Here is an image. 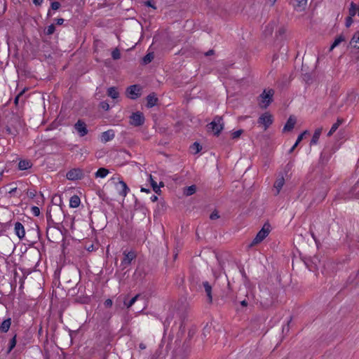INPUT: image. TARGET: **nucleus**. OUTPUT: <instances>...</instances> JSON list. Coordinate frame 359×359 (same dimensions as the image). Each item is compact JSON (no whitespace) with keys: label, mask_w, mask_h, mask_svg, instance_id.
Wrapping results in <instances>:
<instances>
[{"label":"nucleus","mask_w":359,"mask_h":359,"mask_svg":"<svg viewBox=\"0 0 359 359\" xmlns=\"http://www.w3.org/2000/svg\"><path fill=\"white\" fill-rule=\"evenodd\" d=\"M14 230H15V233L16 236L20 239H22L25 237V228L20 222H15Z\"/></svg>","instance_id":"obj_15"},{"label":"nucleus","mask_w":359,"mask_h":359,"mask_svg":"<svg viewBox=\"0 0 359 359\" xmlns=\"http://www.w3.org/2000/svg\"><path fill=\"white\" fill-rule=\"evenodd\" d=\"M100 107L102 109H103L105 111L109 110V104L108 102L104 101L100 103Z\"/></svg>","instance_id":"obj_46"},{"label":"nucleus","mask_w":359,"mask_h":359,"mask_svg":"<svg viewBox=\"0 0 359 359\" xmlns=\"http://www.w3.org/2000/svg\"><path fill=\"white\" fill-rule=\"evenodd\" d=\"M276 27V22L271 21L269 22L264 28L263 33L265 36H270L272 35L274 29Z\"/></svg>","instance_id":"obj_14"},{"label":"nucleus","mask_w":359,"mask_h":359,"mask_svg":"<svg viewBox=\"0 0 359 359\" xmlns=\"http://www.w3.org/2000/svg\"><path fill=\"white\" fill-rule=\"evenodd\" d=\"M140 88L137 85H133L127 88V93L130 98L136 99L139 95Z\"/></svg>","instance_id":"obj_11"},{"label":"nucleus","mask_w":359,"mask_h":359,"mask_svg":"<svg viewBox=\"0 0 359 359\" xmlns=\"http://www.w3.org/2000/svg\"><path fill=\"white\" fill-rule=\"evenodd\" d=\"M196 191V187L195 185H191L187 187L184 190V194L187 196H189L193 195Z\"/></svg>","instance_id":"obj_29"},{"label":"nucleus","mask_w":359,"mask_h":359,"mask_svg":"<svg viewBox=\"0 0 359 359\" xmlns=\"http://www.w3.org/2000/svg\"><path fill=\"white\" fill-rule=\"evenodd\" d=\"M286 32V28L284 26H280L276 32V37L277 39L282 38Z\"/></svg>","instance_id":"obj_30"},{"label":"nucleus","mask_w":359,"mask_h":359,"mask_svg":"<svg viewBox=\"0 0 359 359\" xmlns=\"http://www.w3.org/2000/svg\"><path fill=\"white\" fill-rule=\"evenodd\" d=\"M16 335H14V337L9 341L8 348L7 351L8 353H10L14 348V347L16 345Z\"/></svg>","instance_id":"obj_35"},{"label":"nucleus","mask_w":359,"mask_h":359,"mask_svg":"<svg viewBox=\"0 0 359 359\" xmlns=\"http://www.w3.org/2000/svg\"><path fill=\"white\" fill-rule=\"evenodd\" d=\"M353 17L351 16H348L346 18V27H349L352 23H353Z\"/></svg>","instance_id":"obj_47"},{"label":"nucleus","mask_w":359,"mask_h":359,"mask_svg":"<svg viewBox=\"0 0 359 359\" xmlns=\"http://www.w3.org/2000/svg\"><path fill=\"white\" fill-rule=\"evenodd\" d=\"M285 184V179L283 176H280L275 181L273 187L276 189L275 195H278L283 185Z\"/></svg>","instance_id":"obj_16"},{"label":"nucleus","mask_w":359,"mask_h":359,"mask_svg":"<svg viewBox=\"0 0 359 359\" xmlns=\"http://www.w3.org/2000/svg\"><path fill=\"white\" fill-rule=\"evenodd\" d=\"M276 1L277 0H269V1L271 2V6H273L276 3Z\"/></svg>","instance_id":"obj_61"},{"label":"nucleus","mask_w":359,"mask_h":359,"mask_svg":"<svg viewBox=\"0 0 359 359\" xmlns=\"http://www.w3.org/2000/svg\"><path fill=\"white\" fill-rule=\"evenodd\" d=\"M140 294H136L134 297H133L128 302H124V304L126 306L128 309L130 308L137 300Z\"/></svg>","instance_id":"obj_37"},{"label":"nucleus","mask_w":359,"mask_h":359,"mask_svg":"<svg viewBox=\"0 0 359 359\" xmlns=\"http://www.w3.org/2000/svg\"><path fill=\"white\" fill-rule=\"evenodd\" d=\"M241 272L242 273L243 276H245V270H244V269H242V270H241Z\"/></svg>","instance_id":"obj_63"},{"label":"nucleus","mask_w":359,"mask_h":359,"mask_svg":"<svg viewBox=\"0 0 359 359\" xmlns=\"http://www.w3.org/2000/svg\"><path fill=\"white\" fill-rule=\"evenodd\" d=\"M149 181H150L151 185V187H152V188H153V190H154L156 194H158V193L160 191V187L157 185L156 182H155V181L153 180L151 175H149Z\"/></svg>","instance_id":"obj_31"},{"label":"nucleus","mask_w":359,"mask_h":359,"mask_svg":"<svg viewBox=\"0 0 359 359\" xmlns=\"http://www.w3.org/2000/svg\"><path fill=\"white\" fill-rule=\"evenodd\" d=\"M342 123H343V120H342V119H341V118H338V119H337V122H336V123H334L332 126V127H331V128H330V131H329V132H328V133H327V136H329V137H330V136L332 135H333V133H334V132L338 129V128L339 127V126H340Z\"/></svg>","instance_id":"obj_23"},{"label":"nucleus","mask_w":359,"mask_h":359,"mask_svg":"<svg viewBox=\"0 0 359 359\" xmlns=\"http://www.w3.org/2000/svg\"><path fill=\"white\" fill-rule=\"evenodd\" d=\"M243 130H238L233 132L231 134L232 138L236 139V138L239 137L241 136V135L243 133Z\"/></svg>","instance_id":"obj_44"},{"label":"nucleus","mask_w":359,"mask_h":359,"mask_svg":"<svg viewBox=\"0 0 359 359\" xmlns=\"http://www.w3.org/2000/svg\"><path fill=\"white\" fill-rule=\"evenodd\" d=\"M51 6V9L52 10L57 11V10H58L60 8L61 4L58 1H53L51 3V6Z\"/></svg>","instance_id":"obj_42"},{"label":"nucleus","mask_w":359,"mask_h":359,"mask_svg":"<svg viewBox=\"0 0 359 359\" xmlns=\"http://www.w3.org/2000/svg\"><path fill=\"white\" fill-rule=\"evenodd\" d=\"M48 16H51V15H52L51 12H50V10H48Z\"/></svg>","instance_id":"obj_64"},{"label":"nucleus","mask_w":359,"mask_h":359,"mask_svg":"<svg viewBox=\"0 0 359 359\" xmlns=\"http://www.w3.org/2000/svg\"><path fill=\"white\" fill-rule=\"evenodd\" d=\"M307 133V131H304L303 133H302L297 137L295 143L294 144V145L290 148V149L289 150V153H292L294 149L297 147V145L299 144V142L303 140L304 138V135Z\"/></svg>","instance_id":"obj_28"},{"label":"nucleus","mask_w":359,"mask_h":359,"mask_svg":"<svg viewBox=\"0 0 359 359\" xmlns=\"http://www.w3.org/2000/svg\"><path fill=\"white\" fill-rule=\"evenodd\" d=\"M144 121L145 118L144 114L140 111L134 112L130 116V125L135 127L142 126L144 123Z\"/></svg>","instance_id":"obj_6"},{"label":"nucleus","mask_w":359,"mask_h":359,"mask_svg":"<svg viewBox=\"0 0 359 359\" xmlns=\"http://www.w3.org/2000/svg\"><path fill=\"white\" fill-rule=\"evenodd\" d=\"M261 304H263L264 306H269V304H268L266 302H261Z\"/></svg>","instance_id":"obj_60"},{"label":"nucleus","mask_w":359,"mask_h":359,"mask_svg":"<svg viewBox=\"0 0 359 359\" xmlns=\"http://www.w3.org/2000/svg\"><path fill=\"white\" fill-rule=\"evenodd\" d=\"M104 304L106 307H111L112 306V300L110 299H107V300H105Z\"/></svg>","instance_id":"obj_49"},{"label":"nucleus","mask_w":359,"mask_h":359,"mask_svg":"<svg viewBox=\"0 0 359 359\" xmlns=\"http://www.w3.org/2000/svg\"><path fill=\"white\" fill-rule=\"evenodd\" d=\"M191 149L194 154H197L202 149V147L201 146V144L199 143L194 142L191 146Z\"/></svg>","instance_id":"obj_36"},{"label":"nucleus","mask_w":359,"mask_h":359,"mask_svg":"<svg viewBox=\"0 0 359 359\" xmlns=\"http://www.w3.org/2000/svg\"><path fill=\"white\" fill-rule=\"evenodd\" d=\"M296 118L294 116H290L283 128V132L285 133L291 131L294 128Z\"/></svg>","instance_id":"obj_12"},{"label":"nucleus","mask_w":359,"mask_h":359,"mask_svg":"<svg viewBox=\"0 0 359 359\" xmlns=\"http://www.w3.org/2000/svg\"><path fill=\"white\" fill-rule=\"evenodd\" d=\"M16 190H17V187L12 188L8 191V194H13V193H15L16 191Z\"/></svg>","instance_id":"obj_54"},{"label":"nucleus","mask_w":359,"mask_h":359,"mask_svg":"<svg viewBox=\"0 0 359 359\" xmlns=\"http://www.w3.org/2000/svg\"><path fill=\"white\" fill-rule=\"evenodd\" d=\"M55 30V27L54 25H50L48 26V27L46 28V34L47 35H51L54 33Z\"/></svg>","instance_id":"obj_40"},{"label":"nucleus","mask_w":359,"mask_h":359,"mask_svg":"<svg viewBox=\"0 0 359 359\" xmlns=\"http://www.w3.org/2000/svg\"><path fill=\"white\" fill-rule=\"evenodd\" d=\"M32 163L29 160H20L18 163V169L20 170H25L31 168Z\"/></svg>","instance_id":"obj_18"},{"label":"nucleus","mask_w":359,"mask_h":359,"mask_svg":"<svg viewBox=\"0 0 359 359\" xmlns=\"http://www.w3.org/2000/svg\"><path fill=\"white\" fill-rule=\"evenodd\" d=\"M358 183L354 185V187L351 189V195L352 196L359 198V191H358Z\"/></svg>","instance_id":"obj_38"},{"label":"nucleus","mask_w":359,"mask_h":359,"mask_svg":"<svg viewBox=\"0 0 359 359\" xmlns=\"http://www.w3.org/2000/svg\"><path fill=\"white\" fill-rule=\"evenodd\" d=\"M241 304L243 306H247V301L245 299L243 300L241 302Z\"/></svg>","instance_id":"obj_58"},{"label":"nucleus","mask_w":359,"mask_h":359,"mask_svg":"<svg viewBox=\"0 0 359 359\" xmlns=\"http://www.w3.org/2000/svg\"><path fill=\"white\" fill-rule=\"evenodd\" d=\"M109 170L107 168H101L97 170L95 174V177L104 178L109 174Z\"/></svg>","instance_id":"obj_25"},{"label":"nucleus","mask_w":359,"mask_h":359,"mask_svg":"<svg viewBox=\"0 0 359 359\" xmlns=\"http://www.w3.org/2000/svg\"><path fill=\"white\" fill-rule=\"evenodd\" d=\"M74 128L80 137H83L88 134L86 124L81 120H79L74 125Z\"/></svg>","instance_id":"obj_8"},{"label":"nucleus","mask_w":359,"mask_h":359,"mask_svg":"<svg viewBox=\"0 0 359 359\" xmlns=\"http://www.w3.org/2000/svg\"><path fill=\"white\" fill-rule=\"evenodd\" d=\"M154 59V53H148L143 58H142V62L144 65H147L150 63L152 60Z\"/></svg>","instance_id":"obj_32"},{"label":"nucleus","mask_w":359,"mask_h":359,"mask_svg":"<svg viewBox=\"0 0 359 359\" xmlns=\"http://www.w3.org/2000/svg\"><path fill=\"white\" fill-rule=\"evenodd\" d=\"M202 287L204 289V291L205 292L208 302L209 303H211L212 301V285L209 283L208 281H203L202 283Z\"/></svg>","instance_id":"obj_13"},{"label":"nucleus","mask_w":359,"mask_h":359,"mask_svg":"<svg viewBox=\"0 0 359 359\" xmlns=\"http://www.w3.org/2000/svg\"><path fill=\"white\" fill-rule=\"evenodd\" d=\"M141 191L146 192V193H149L150 192V189H146V188H141Z\"/></svg>","instance_id":"obj_57"},{"label":"nucleus","mask_w":359,"mask_h":359,"mask_svg":"<svg viewBox=\"0 0 359 359\" xmlns=\"http://www.w3.org/2000/svg\"><path fill=\"white\" fill-rule=\"evenodd\" d=\"M271 230V228L269 223H265L261 230L257 233L255 238L252 240L250 246H254L262 243L269 236Z\"/></svg>","instance_id":"obj_2"},{"label":"nucleus","mask_w":359,"mask_h":359,"mask_svg":"<svg viewBox=\"0 0 359 359\" xmlns=\"http://www.w3.org/2000/svg\"><path fill=\"white\" fill-rule=\"evenodd\" d=\"M27 90V88H25L20 93H18V94L15 96V100H14V104L16 107L18 106L20 99L22 98V97L23 96L24 93H25V91Z\"/></svg>","instance_id":"obj_33"},{"label":"nucleus","mask_w":359,"mask_h":359,"mask_svg":"<svg viewBox=\"0 0 359 359\" xmlns=\"http://www.w3.org/2000/svg\"><path fill=\"white\" fill-rule=\"evenodd\" d=\"M111 57L114 60H118L121 57V53L118 48H115L111 53Z\"/></svg>","instance_id":"obj_39"},{"label":"nucleus","mask_w":359,"mask_h":359,"mask_svg":"<svg viewBox=\"0 0 359 359\" xmlns=\"http://www.w3.org/2000/svg\"><path fill=\"white\" fill-rule=\"evenodd\" d=\"M137 257V252L135 250H124L123 251V259L121 262V267L122 269H125L128 268L133 260H135Z\"/></svg>","instance_id":"obj_3"},{"label":"nucleus","mask_w":359,"mask_h":359,"mask_svg":"<svg viewBox=\"0 0 359 359\" xmlns=\"http://www.w3.org/2000/svg\"><path fill=\"white\" fill-rule=\"evenodd\" d=\"M115 136L114 131L113 130H108L105 132H103L101 135V141L104 143H106L110 140H111Z\"/></svg>","instance_id":"obj_17"},{"label":"nucleus","mask_w":359,"mask_h":359,"mask_svg":"<svg viewBox=\"0 0 359 359\" xmlns=\"http://www.w3.org/2000/svg\"><path fill=\"white\" fill-rule=\"evenodd\" d=\"M116 189L120 196L123 197H126L130 191L126 183L123 180H120L118 183L116 185Z\"/></svg>","instance_id":"obj_9"},{"label":"nucleus","mask_w":359,"mask_h":359,"mask_svg":"<svg viewBox=\"0 0 359 359\" xmlns=\"http://www.w3.org/2000/svg\"><path fill=\"white\" fill-rule=\"evenodd\" d=\"M325 196H326V193L324 191V192L322 194V198H323H323H325Z\"/></svg>","instance_id":"obj_62"},{"label":"nucleus","mask_w":359,"mask_h":359,"mask_svg":"<svg viewBox=\"0 0 359 359\" xmlns=\"http://www.w3.org/2000/svg\"><path fill=\"white\" fill-rule=\"evenodd\" d=\"M150 199L152 202H156L158 200V197L156 195H152Z\"/></svg>","instance_id":"obj_53"},{"label":"nucleus","mask_w":359,"mask_h":359,"mask_svg":"<svg viewBox=\"0 0 359 359\" xmlns=\"http://www.w3.org/2000/svg\"><path fill=\"white\" fill-rule=\"evenodd\" d=\"M6 131L8 134H10V135H15V132H16L15 130H12L10 127H8V126L6 128Z\"/></svg>","instance_id":"obj_50"},{"label":"nucleus","mask_w":359,"mask_h":359,"mask_svg":"<svg viewBox=\"0 0 359 359\" xmlns=\"http://www.w3.org/2000/svg\"><path fill=\"white\" fill-rule=\"evenodd\" d=\"M81 203L80 198L77 195L72 196L69 199V206L73 208H78Z\"/></svg>","instance_id":"obj_21"},{"label":"nucleus","mask_w":359,"mask_h":359,"mask_svg":"<svg viewBox=\"0 0 359 359\" xmlns=\"http://www.w3.org/2000/svg\"><path fill=\"white\" fill-rule=\"evenodd\" d=\"M213 53H214V51L212 50H210L207 53H205V55L209 56V55H212Z\"/></svg>","instance_id":"obj_56"},{"label":"nucleus","mask_w":359,"mask_h":359,"mask_svg":"<svg viewBox=\"0 0 359 359\" xmlns=\"http://www.w3.org/2000/svg\"><path fill=\"white\" fill-rule=\"evenodd\" d=\"M358 8L355 4L352 2L349 8V16L353 17L358 13Z\"/></svg>","instance_id":"obj_34"},{"label":"nucleus","mask_w":359,"mask_h":359,"mask_svg":"<svg viewBox=\"0 0 359 359\" xmlns=\"http://www.w3.org/2000/svg\"><path fill=\"white\" fill-rule=\"evenodd\" d=\"M147 106L149 108L153 107L157 104L158 98L156 97L154 93L149 94L147 97Z\"/></svg>","instance_id":"obj_19"},{"label":"nucleus","mask_w":359,"mask_h":359,"mask_svg":"<svg viewBox=\"0 0 359 359\" xmlns=\"http://www.w3.org/2000/svg\"><path fill=\"white\" fill-rule=\"evenodd\" d=\"M56 21V24L58 25H61L63 24L64 22V19L63 18H57L55 20Z\"/></svg>","instance_id":"obj_51"},{"label":"nucleus","mask_w":359,"mask_h":359,"mask_svg":"<svg viewBox=\"0 0 359 359\" xmlns=\"http://www.w3.org/2000/svg\"><path fill=\"white\" fill-rule=\"evenodd\" d=\"M11 325V319L10 318L4 320L0 325V330L2 332H7Z\"/></svg>","instance_id":"obj_20"},{"label":"nucleus","mask_w":359,"mask_h":359,"mask_svg":"<svg viewBox=\"0 0 359 359\" xmlns=\"http://www.w3.org/2000/svg\"><path fill=\"white\" fill-rule=\"evenodd\" d=\"M83 172L81 169H72L66 174V177L69 180H77L83 177Z\"/></svg>","instance_id":"obj_7"},{"label":"nucleus","mask_w":359,"mask_h":359,"mask_svg":"<svg viewBox=\"0 0 359 359\" xmlns=\"http://www.w3.org/2000/svg\"><path fill=\"white\" fill-rule=\"evenodd\" d=\"M208 130H212L215 135H219L224 128L223 119L221 116H216L213 121L208 125Z\"/></svg>","instance_id":"obj_5"},{"label":"nucleus","mask_w":359,"mask_h":359,"mask_svg":"<svg viewBox=\"0 0 359 359\" xmlns=\"http://www.w3.org/2000/svg\"><path fill=\"white\" fill-rule=\"evenodd\" d=\"M307 4V0H290V4L297 11H303Z\"/></svg>","instance_id":"obj_10"},{"label":"nucleus","mask_w":359,"mask_h":359,"mask_svg":"<svg viewBox=\"0 0 359 359\" xmlns=\"http://www.w3.org/2000/svg\"><path fill=\"white\" fill-rule=\"evenodd\" d=\"M107 95L112 99H116L119 96V93L115 87L109 88L107 90Z\"/></svg>","instance_id":"obj_27"},{"label":"nucleus","mask_w":359,"mask_h":359,"mask_svg":"<svg viewBox=\"0 0 359 359\" xmlns=\"http://www.w3.org/2000/svg\"><path fill=\"white\" fill-rule=\"evenodd\" d=\"M43 0H33V3L36 6H40L43 3Z\"/></svg>","instance_id":"obj_52"},{"label":"nucleus","mask_w":359,"mask_h":359,"mask_svg":"<svg viewBox=\"0 0 359 359\" xmlns=\"http://www.w3.org/2000/svg\"><path fill=\"white\" fill-rule=\"evenodd\" d=\"M6 243L8 244L10 246H12V243L8 238H6Z\"/></svg>","instance_id":"obj_59"},{"label":"nucleus","mask_w":359,"mask_h":359,"mask_svg":"<svg viewBox=\"0 0 359 359\" xmlns=\"http://www.w3.org/2000/svg\"><path fill=\"white\" fill-rule=\"evenodd\" d=\"M350 44L354 48L359 49V32L355 33L353 36V37L350 41Z\"/></svg>","instance_id":"obj_24"},{"label":"nucleus","mask_w":359,"mask_h":359,"mask_svg":"<svg viewBox=\"0 0 359 359\" xmlns=\"http://www.w3.org/2000/svg\"><path fill=\"white\" fill-rule=\"evenodd\" d=\"M275 91L272 88H266L257 97L259 107L262 109H266L273 100Z\"/></svg>","instance_id":"obj_1"},{"label":"nucleus","mask_w":359,"mask_h":359,"mask_svg":"<svg viewBox=\"0 0 359 359\" xmlns=\"http://www.w3.org/2000/svg\"><path fill=\"white\" fill-rule=\"evenodd\" d=\"M36 191L34 189H29L27 191V195L30 198H34L36 196Z\"/></svg>","instance_id":"obj_43"},{"label":"nucleus","mask_w":359,"mask_h":359,"mask_svg":"<svg viewBox=\"0 0 359 359\" xmlns=\"http://www.w3.org/2000/svg\"><path fill=\"white\" fill-rule=\"evenodd\" d=\"M322 133V128H318L315 130L312 139L311 140V144H316L320 138V134Z\"/></svg>","instance_id":"obj_22"},{"label":"nucleus","mask_w":359,"mask_h":359,"mask_svg":"<svg viewBox=\"0 0 359 359\" xmlns=\"http://www.w3.org/2000/svg\"><path fill=\"white\" fill-rule=\"evenodd\" d=\"M139 347L140 349L144 350L146 348V345L144 343H140Z\"/></svg>","instance_id":"obj_55"},{"label":"nucleus","mask_w":359,"mask_h":359,"mask_svg":"<svg viewBox=\"0 0 359 359\" xmlns=\"http://www.w3.org/2000/svg\"><path fill=\"white\" fill-rule=\"evenodd\" d=\"M273 116L269 112L266 111L262 114L257 119V124L262 126L264 130H266L273 123Z\"/></svg>","instance_id":"obj_4"},{"label":"nucleus","mask_w":359,"mask_h":359,"mask_svg":"<svg viewBox=\"0 0 359 359\" xmlns=\"http://www.w3.org/2000/svg\"><path fill=\"white\" fill-rule=\"evenodd\" d=\"M144 4L147 6L153 8L154 9L156 8V7L154 5V3L151 1H145Z\"/></svg>","instance_id":"obj_48"},{"label":"nucleus","mask_w":359,"mask_h":359,"mask_svg":"<svg viewBox=\"0 0 359 359\" xmlns=\"http://www.w3.org/2000/svg\"><path fill=\"white\" fill-rule=\"evenodd\" d=\"M31 212L33 215L37 217L40 215V209L37 206H32L31 208Z\"/></svg>","instance_id":"obj_41"},{"label":"nucleus","mask_w":359,"mask_h":359,"mask_svg":"<svg viewBox=\"0 0 359 359\" xmlns=\"http://www.w3.org/2000/svg\"><path fill=\"white\" fill-rule=\"evenodd\" d=\"M345 41V37L341 34L338 36L334 41L333 43L330 46V50H332L335 47L339 46L342 41Z\"/></svg>","instance_id":"obj_26"},{"label":"nucleus","mask_w":359,"mask_h":359,"mask_svg":"<svg viewBox=\"0 0 359 359\" xmlns=\"http://www.w3.org/2000/svg\"><path fill=\"white\" fill-rule=\"evenodd\" d=\"M210 218L212 220H215V219H217L219 218V215L218 212L217 210L213 211L211 213V215H210Z\"/></svg>","instance_id":"obj_45"}]
</instances>
